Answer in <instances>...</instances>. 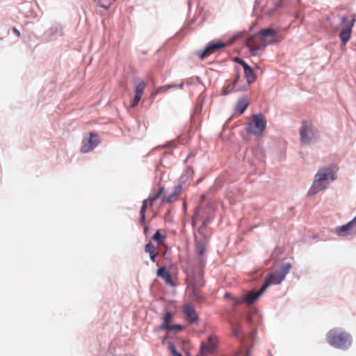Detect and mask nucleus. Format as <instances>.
<instances>
[{
    "mask_svg": "<svg viewBox=\"0 0 356 356\" xmlns=\"http://www.w3.org/2000/svg\"><path fill=\"white\" fill-rule=\"evenodd\" d=\"M291 268V265L289 263L282 264L277 270L268 274L259 291L257 293L250 291L246 293L241 299L234 298L235 305L243 303L250 305L253 303L269 286L281 284L285 279L286 275L289 273Z\"/></svg>",
    "mask_w": 356,
    "mask_h": 356,
    "instance_id": "obj_1",
    "label": "nucleus"
},
{
    "mask_svg": "<svg viewBox=\"0 0 356 356\" xmlns=\"http://www.w3.org/2000/svg\"><path fill=\"white\" fill-rule=\"evenodd\" d=\"M243 40L251 55L255 56L267 45L279 42L280 38L277 30L267 28L261 29L257 35H247Z\"/></svg>",
    "mask_w": 356,
    "mask_h": 356,
    "instance_id": "obj_2",
    "label": "nucleus"
},
{
    "mask_svg": "<svg viewBox=\"0 0 356 356\" xmlns=\"http://www.w3.org/2000/svg\"><path fill=\"white\" fill-rule=\"evenodd\" d=\"M243 40L251 55L255 56L267 45L279 42L280 38L277 30L267 28L261 29L257 35H247Z\"/></svg>",
    "mask_w": 356,
    "mask_h": 356,
    "instance_id": "obj_3",
    "label": "nucleus"
},
{
    "mask_svg": "<svg viewBox=\"0 0 356 356\" xmlns=\"http://www.w3.org/2000/svg\"><path fill=\"white\" fill-rule=\"evenodd\" d=\"M207 243L208 239L206 236L202 235L200 237L195 236V252L197 269L195 268H193L191 278L193 285L195 287H200L203 285L202 277L203 270L207 263L205 252Z\"/></svg>",
    "mask_w": 356,
    "mask_h": 356,
    "instance_id": "obj_4",
    "label": "nucleus"
},
{
    "mask_svg": "<svg viewBox=\"0 0 356 356\" xmlns=\"http://www.w3.org/2000/svg\"><path fill=\"white\" fill-rule=\"evenodd\" d=\"M338 170V167L334 164H330L319 168L307 192L308 195L313 196L318 192L327 188L331 183L337 179Z\"/></svg>",
    "mask_w": 356,
    "mask_h": 356,
    "instance_id": "obj_5",
    "label": "nucleus"
},
{
    "mask_svg": "<svg viewBox=\"0 0 356 356\" xmlns=\"http://www.w3.org/2000/svg\"><path fill=\"white\" fill-rule=\"evenodd\" d=\"M327 342L332 347L346 350L353 343L352 336L341 328L331 329L326 334Z\"/></svg>",
    "mask_w": 356,
    "mask_h": 356,
    "instance_id": "obj_6",
    "label": "nucleus"
},
{
    "mask_svg": "<svg viewBox=\"0 0 356 356\" xmlns=\"http://www.w3.org/2000/svg\"><path fill=\"white\" fill-rule=\"evenodd\" d=\"M300 140L309 145L315 143L319 138L318 130L311 123L304 122L300 129Z\"/></svg>",
    "mask_w": 356,
    "mask_h": 356,
    "instance_id": "obj_7",
    "label": "nucleus"
},
{
    "mask_svg": "<svg viewBox=\"0 0 356 356\" xmlns=\"http://www.w3.org/2000/svg\"><path fill=\"white\" fill-rule=\"evenodd\" d=\"M266 127V120L262 113L253 115L252 119L248 122L246 130L248 133L260 136Z\"/></svg>",
    "mask_w": 356,
    "mask_h": 356,
    "instance_id": "obj_8",
    "label": "nucleus"
},
{
    "mask_svg": "<svg viewBox=\"0 0 356 356\" xmlns=\"http://www.w3.org/2000/svg\"><path fill=\"white\" fill-rule=\"evenodd\" d=\"M355 19L349 21L345 15L340 16V24L343 25V28L339 33V38L343 45H346L350 39Z\"/></svg>",
    "mask_w": 356,
    "mask_h": 356,
    "instance_id": "obj_9",
    "label": "nucleus"
},
{
    "mask_svg": "<svg viewBox=\"0 0 356 356\" xmlns=\"http://www.w3.org/2000/svg\"><path fill=\"white\" fill-rule=\"evenodd\" d=\"M217 338L213 336H209L207 341L202 342L200 346V354L196 356H207L214 352L217 346Z\"/></svg>",
    "mask_w": 356,
    "mask_h": 356,
    "instance_id": "obj_10",
    "label": "nucleus"
},
{
    "mask_svg": "<svg viewBox=\"0 0 356 356\" xmlns=\"http://www.w3.org/2000/svg\"><path fill=\"white\" fill-rule=\"evenodd\" d=\"M99 143V139L97 135L90 133V136L87 138L83 139V145L81 148V152L82 153H88L92 150L95 147H96Z\"/></svg>",
    "mask_w": 356,
    "mask_h": 356,
    "instance_id": "obj_11",
    "label": "nucleus"
},
{
    "mask_svg": "<svg viewBox=\"0 0 356 356\" xmlns=\"http://www.w3.org/2000/svg\"><path fill=\"white\" fill-rule=\"evenodd\" d=\"M134 83L135 85V96L131 104L132 107L138 105L146 87L145 81L139 78L135 79Z\"/></svg>",
    "mask_w": 356,
    "mask_h": 356,
    "instance_id": "obj_12",
    "label": "nucleus"
},
{
    "mask_svg": "<svg viewBox=\"0 0 356 356\" xmlns=\"http://www.w3.org/2000/svg\"><path fill=\"white\" fill-rule=\"evenodd\" d=\"M225 47V44L222 42H210L204 49L203 51H197L196 54L200 56L201 59L209 56L214 51Z\"/></svg>",
    "mask_w": 356,
    "mask_h": 356,
    "instance_id": "obj_13",
    "label": "nucleus"
},
{
    "mask_svg": "<svg viewBox=\"0 0 356 356\" xmlns=\"http://www.w3.org/2000/svg\"><path fill=\"white\" fill-rule=\"evenodd\" d=\"M61 28L58 25L52 26L44 33V37L46 39H51L53 36L60 33Z\"/></svg>",
    "mask_w": 356,
    "mask_h": 356,
    "instance_id": "obj_14",
    "label": "nucleus"
},
{
    "mask_svg": "<svg viewBox=\"0 0 356 356\" xmlns=\"http://www.w3.org/2000/svg\"><path fill=\"white\" fill-rule=\"evenodd\" d=\"M249 105V102L247 98H241L237 102L235 109L241 114L243 113Z\"/></svg>",
    "mask_w": 356,
    "mask_h": 356,
    "instance_id": "obj_15",
    "label": "nucleus"
},
{
    "mask_svg": "<svg viewBox=\"0 0 356 356\" xmlns=\"http://www.w3.org/2000/svg\"><path fill=\"white\" fill-rule=\"evenodd\" d=\"M157 275L161 278H163L166 283L171 284L172 282L171 275L166 271L165 268L164 266L159 268L157 270Z\"/></svg>",
    "mask_w": 356,
    "mask_h": 356,
    "instance_id": "obj_16",
    "label": "nucleus"
},
{
    "mask_svg": "<svg viewBox=\"0 0 356 356\" xmlns=\"http://www.w3.org/2000/svg\"><path fill=\"white\" fill-rule=\"evenodd\" d=\"M184 312L190 318L191 322H195L197 320V317L195 314V309L190 305H185Z\"/></svg>",
    "mask_w": 356,
    "mask_h": 356,
    "instance_id": "obj_17",
    "label": "nucleus"
},
{
    "mask_svg": "<svg viewBox=\"0 0 356 356\" xmlns=\"http://www.w3.org/2000/svg\"><path fill=\"white\" fill-rule=\"evenodd\" d=\"M172 318V314L170 312H167L163 316V323L159 325L157 329L159 330H168L170 327V322Z\"/></svg>",
    "mask_w": 356,
    "mask_h": 356,
    "instance_id": "obj_18",
    "label": "nucleus"
},
{
    "mask_svg": "<svg viewBox=\"0 0 356 356\" xmlns=\"http://www.w3.org/2000/svg\"><path fill=\"white\" fill-rule=\"evenodd\" d=\"M335 234L339 236H351L350 229H348L346 224L341 226L337 227L334 231Z\"/></svg>",
    "mask_w": 356,
    "mask_h": 356,
    "instance_id": "obj_19",
    "label": "nucleus"
},
{
    "mask_svg": "<svg viewBox=\"0 0 356 356\" xmlns=\"http://www.w3.org/2000/svg\"><path fill=\"white\" fill-rule=\"evenodd\" d=\"M232 327V334L236 337L237 339L241 340L242 334L241 331V325L238 322H231L230 323Z\"/></svg>",
    "mask_w": 356,
    "mask_h": 356,
    "instance_id": "obj_20",
    "label": "nucleus"
},
{
    "mask_svg": "<svg viewBox=\"0 0 356 356\" xmlns=\"http://www.w3.org/2000/svg\"><path fill=\"white\" fill-rule=\"evenodd\" d=\"M239 78H240L239 75L237 74L234 81L222 89V95L226 96L234 90L237 81H238Z\"/></svg>",
    "mask_w": 356,
    "mask_h": 356,
    "instance_id": "obj_21",
    "label": "nucleus"
},
{
    "mask_svg": "<svg viewBox=\"0 0 356 356\" xmlns=\"http://www.w3.org/2000/svg\"><path fill=\"white\" fill-rule=\"evenodd\" d=\"M251 347L252 346H248L247 344L243 343L241 348L236 352L234 356H250Z\"/></svg>",
    "mask_w": 356,
    "mask_h": 356,
    "instance_id": "obj_22",
    "label": "nucleus"
},
{
    "mask_svg": "<svg viewBox=\"0 0 356 356\" xmlns=\"http://www.w3.org/2000/svg\"><path fill=\"white\" fill-rule=\"evenodd\" d=\"M244 73L248 86L255 81L256 76L250 67L248 68L246 67V69L244 70Z\"/></svg>",
    "mask_w": 356,
    "mask_h": 356,
    "instance_id": "obj_23",
    "label": "nucleus"
},
{
    "mask_svg": "<svg viewBox=\"0 0 356 356\" xmlns=\"http://www.w3.org/2000/svg\"><path fill=\"white\" fill-rule=\"evenodd\" d=\"M182 186L181 184L177 186L175 188V191L170 193L167 197L164 198L163 200V202H170L171 201V199L179 194L181 190Z\"/></svg>",
    "mask_w": 356,
    "mask_h": 356,
    "instance_id": "obj_24",
    "label": "nucleus"
},
{
    "mask_svg": "<svg viewBox=\"0 0 356 356\" xmlns=\"http://www.w3.org/2000/svg\"><path fill=\"white\" fill-rule=\"evenodd\" d=\"M346 225L350 229L351 236L356 235V216L350 221L347 222Z\"/></svg>",
    "mask_w": 356,
    "mask_h": 356,
    "instance_id": "obj_25",
    "label": "nucleus"
},
{
    "mask_svg": "<svg viewBox=\"0 0 356 356\" xmlns=\"http://www.w3.org/2000/svg\"><path fill=\"white\" fill-rule=\"evenodd\" d=\"M147 200H145L143 202V204L140 208V223H144L145 220V211H146L147 207Z\"/></svg>",
    "mask_w": 356,
    "mask_h": 356,
    "instance_id": "obj_26",
    "label": "nucleus"
},
{
    "mask_svg": "<svg viewBox=\"0 0 356 356\" xmlns=\"http://www.w3.org/2000/svg\"><path fill=\"white\" fill-rule=\"evenodd\" d=\"M114 1L115 0H95L100 7L104 8H108Z\"/></svg>",
    "mask_w": 356,
    "mask_h": 356,
    "instance_id": "obj_27",
    "label": "nucleus"
},
{
    "mask_svg": "<svg viewBox=\"0 0 356 356\" xmlns=\"http://www.w3.org/2000/svg\"><path fill=\"white\" fill-rule=\"evenodd\" d=\"M168 350L170 351L173 356H182L181 354L176 350V348L172 343L168 342Z\"/></svg>",
    "mask_w": 356,
    "mask_h": 356,
    "instance_id": "obj_28",
    "label": "nucleus"
},
{
    "mask_svg": "<svg viewBox=\"0 0 356 356\" xmlns=\"http://www.w3.org/2000/svg\"><path fill=\"white\" fill-rule=\"evenodd\" d=\"M163 238L164 236H163L159 230L156 231V233L152 236V239L158 242L159 243H162Z\"/></svg>",
    "mask_w": 356,
    "mask_h": 356,
    "instance_id": "obj_29",
    "label": "nucleus"
},
{
    "mask_svg": "<svg viewBox=\"0 0 356 356\" xmlns=\"http://www.w3.org/2000/svg\"><path fill=\"white\" fill-rule=\"evenodd\" d=\"M163 190H164L163 188H161L159 189V191L156 195H150L148 197L147 201L149 200L150 202H153V201L157 200L158 198H159V197L161 196V193L163 192Z\"/></svg>",
    "mask_w": 356,
    "mask_h": 356,
    "instance_id": "obj_30",
    "label": "nucleus"
},
{
    "mask_svg": "<svg viewBox=\"0 0 356 356\" xmlns=\"http://www.w3.org/2000/svg\"><path fill=\"white\" fill-rule=\"evenodd\" d=\"M209 223V219H206V220H203L202 225L200 227L199 230H198V232L201 234V236L203 235L202 234L203 229H204L207 227V226L208 225Z\"/></svg>",
    "mask_w": 356,
    "mask_h": 356,
    "instance_id": "obj_31",
    "label": "nucleus"
},
{
    "mask_svg": "<svg viewBox=\"0 0 356 356\" xmlns=\"http://www.w3.org/2000/svg\"><path fill=\"white\" fill-rule=\"evenodd\" d=\"M184 86V83H181L179 84H175V83H172V84H168V85H165V88H167L168 90L169 89H171V88H181Z\"/></svg>",
    "mask_w": 356,
    "mask_h": 356,
    "instance_id": "obj_32",
    "label": "nucleus"
},
{
    "mask_svg": "<svg viewBox=\"0 0 356 356\" xmlns=\"http://www.w3.org/2000/svg\"><path fill=\"white\" fill-rule=\"evenodd\" d=\"M154 245L152 243H148L146 245H145V252H148L150 254V252H154Z\"/></svg>",
    "mask_w": 356,
    "mask_h": 356,
    "instance_id": "obj_33",
    "label": "nucleus"
},
{
    "mask_svg": "<svg viewBox=\"0 0 356 356\" xmlns=\"http://www.w3.org/2000/svg\"><path fill=\"white\" fill-rule=\"evenodd\" d=\"M181 329H182L181 325L176 324V325H170V327L168 330L174 331L175 332H178Z\"/></svg>",
    "mask_w": 356,
    "mask_h": 356,
    "instance_id": "obj_34",
    "label": "nucleus"
},
{
    "mask_svg": "<svg viewBox=\"0 0 356 356\" xmlns=\"http://www.w3.org/2000/svg\"><path fill=\"white\" fill-rule=\"evenodd\" d=\"M265 0H256L254 6V11H256L260 6H263L264 3H265Z\"/></svg>",
    "mask_w": 356,
    "mask_h": 356,
    "instance_id": "obj_35",
    "label": "nucleus"
},
{
    "mask_svg": "<svg viewBox=\"0 0 356 356\" xmlns=\"http://www.w3.org/2000/svg\"><path fill=\"white\" fill-rule=\"evenodd\" d=\"M245 294H246V293L243 294L241 298H236V297H232V295H231V293H226L225 294V298H231L232 299L233 302H234L233 307H238V305H240L241 304H238V305H235V300H234V298H236V299H241V298H243Z\"/></svg>",
    "mask_w": 356,
    "mask_h": 356,
    "instance_id": "obj_36",
    "label": "nucleus"
},
{
    "mask_svg": "<svg viewBox=\"0 0 356 356\" xmlns=\"http://www.w3.org/2000/svg\"><path fill=\"white\" fill-rule=\"evenodd\" d=\"M238 63L242 65L243 70H245L247 68L250 67V66L243 60L239 59Z\"/></svg>",
    "mask_w": 356,
    "mask_h": 356,
    "instance_id": "obj_37",
    "label": "nucleus"
},
{
    "mask_svg": "<svg viewBox=\"0 0 356 356\" xmlns=\"http://www.w3.org/2000/svg\"><path fill=\"white\" fill-rule=\"evenodd\" d=\"M149 256H150L151 261L154 262L155 259H156V257L157 256V253L150 252Z\"/></svg>",
    "mask_w": 356,
    "mask_h": 356,
    "instance_id": "obj_38",
    "label": "nucleus"
},
{
    "mask_svg": "<svg viewBox=\"0 0 356 356\" xmlns=\"http://www.w3.org/2000/svg\"><path fill=\"white\" fill-rule=\"evenodd\" d=\"M168 89L165 88V86H161L158 88V92H160L161 93L165 92Z\"/></svg>",
    "mask_w": 356,
    "mask_h": 356,
    "instance_id": "obj_39",
    "label": "nucleus"
},
{
    "mask_svg": "<svg viewBox=\"0 0 356 356\" xmlns=\"http://www.w3.org/2000/svg\"><path fill=\"white\" fill-rule=\"evenodd\" d=\"M254 335H255V331L254 330H252L250 332V339H253L254 337Z\"/></svg>",
    "mask_w": 356,
    "mask_h": 356,
    "instance_id": "obj_40",
    "label": "nucleus"
},
{
    "mask_svg": "<svg viewBox=\"0 0 356 356\" xmlns=\"http://www.w3.org/2000/svg\"><path fill=\"white\" fill-rule=\"evenodd\" d=\"M13 32L17 35V36H19L20 35V33L19 31V30H17L16 28H13Z\"/></svg>",
    "mask_w": 356,
    "mask_h": 356,
    "instance_id": "obj_41",
    "label": "nucleus"
},
{
    "mask_svg": "<svg viewBox=\"0 0 356 356\" xmlns=\"http://www.w3.org/2000/svg\"><path fill=\"white\" fill-rule=\"evenodd\" d=\"M159 93H161V92H158V89H157L156 90L152 92V96H156V95H159Z\"/></svg>",
    "mask_w": 356,
    "mask_h": 356,
    "instance_id": "obj_42",
    "label": "nucleus"
},
{
    "mask_svg": "<svg viewBox=\"0 0 356 356\" xmlns=\"http://www.w3.org/2000/svg\"><path fill=\"white\" fill-rule=\"evenodd\" d=\"M246 320L249 323H251V318L249 316H247Z\"/></svg>",
    "mask_w": 356,
    "mask_h": 356,
    "instance_id": "obj_43",
    "label": "nucleus"
},
{
    "mask_svg": "<svg viewBox=\"0 0 356 356\" xmlns=\"http://www.w3.org/2000/svg\"><path fill=\"white\" fill-rule=\"evenodd\" d=\"M280 5H281V2H280V1H279V2L276 4V7L277 8V7H279Z\"/></svg>",
    "mask_w": 356,
    "mask_h": 356,
    "instance_id": "obj_44",
    "label": "nucleus"
},
{
    "mask_svg": "<svg viewBox=\"0 0 356 356\" xmlns=\"http://www.w3.org/2000/svg\"><path fill=\"white\" fill-rule=\"evenodd\" d=\"M165 343V339H164L163 340V343Z\"/></svg>",
    "mask_w": 356,
    "mask_h": 356,
    "instance_id": "obj_45",
    "label": "nucleus"
},
{
    "mask_svg": "<svg viewBox=\"0 0 356 356\" xmlns=\"http://www.w3.org/2000/svg\"><path fill=\"white\" fill-rule=\"evenodd\" d=\"M147 227H145V232H147Z\"/></svg>",
    "mask_w": 356,
    "mask_h": 356,
    "instance_id": "obj_46",
    "label": "nucleus"
}]
</instances>
